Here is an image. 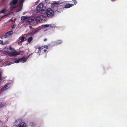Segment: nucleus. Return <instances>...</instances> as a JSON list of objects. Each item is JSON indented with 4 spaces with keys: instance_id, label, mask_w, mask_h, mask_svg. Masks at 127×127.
<instances>
[{
    "instance_id": "f257e3e1",
    "label": "nucleus",
    "mask_w": 127,
    "mask_h": 127,
    "mask_svg": "<svg viewBox=\"0 0 127 127\" xmlns=\"http://www.w3.org/2000/svg\"><path fill=\"white\" fill-rule=\"evenodd\" d=\"M36 9L38 12L41 13H43L45 12L44 9L43 5L42 4H39L36 7Z\"/></svg>"
},
{
    "instance_id": "f03ea898",
    "label": "nucleus",
    "mask_w": 127,
    "mask_h": 127,
    "mask_svg": "<svg viewBox=\"0 0 127 127\" xmlns=\"http://www.w3.org/2000/svg\"><path fill=\"white\" fill-rule=\"evenodd\" d=\"M47 16L50 18L53 17L54 15V12L51 8H48L46 11Z\"/></svg>"
},
{
    "instance_id": "7ed1b4c3",
    "label": "nucleus",
    "mask_w": 127,
    "mask_h": 127,
    "mask_svg": "<svg viewBox=\"0 0 127 127\" xmlns=\"http://www.w3.org/2000/svg\"><path fill=\"white\" fill-rule=\"evenodd\" d=\"M18 0H12L10 3V5L11 6L10 7V8L12 10H13L14 9L16 8V7L15 5L17 3ZM24 0H21V2L22 1H24Z\"/></svg>"
},
{
    "instance_id": "20e7f679",
    "label": "nucleus",
    "mask_w": 127,
    "mask_h": 127,
    "mask_svg": "<svg viewBox=\"0 0 127 127\" xmlns=\"http://www.w3.org/2000/svg\"><path fill=\"white\" fill-rule=\"evenodd\" d=\"M48 48V46L46 45L41 46H40L38 48L39 50L38 53H40L42 51H43L44 53H45L47 50Z\"/></svg>"
},
{
    "instance_id": "39448f33",
    "label": "nucleus",
    "mask_w": 127,
    "mask_h": 127,
    "mask_svg": "<svg viewBox=\"0 0 127 127\" xmlns=\"http://www.w3.org/2000/svg\"><path fill=\"white\" fill-rule=\"evenodd\" d=\"M35 19L38 22H43L45 21L46 20V17L42 15L37 16L35 17Z\"/></svg>"
},
{
    "instance_id": "423d86ee",
    "label": "nucleus",
    "mask_w": 127,
    "mask_h": 127,
    "mask_svg": "<svg viewBox=\"0 0 127 127\" xmlns=\"http://www.w3.org/2000/svg\"><path fill=\"white\" fill-rule=\"evenodd\" d=\"M38 31L37 29H36L33 30L32 32H28L27 34L28 36H33L34 34L37 33Z\"/></svg>"
},
{
    "instance_id": "0eeeda50",
    "label": "nucleus",
    "mask_w": 127,
    "mask_h": 127,
    "mask_svg": "<svg viewBox=\"0 0 127 127\" xmlns=\"http://www.w3.org/2000/svg\"><path fill=\"white\" fill-rule=\"evenodd\" d=\"M20 54L17 51L8 52V55L12 56H15Z\"/></svg>"
},
{
    "instance_id": "6e6552de",
    "label": "nucleus",
    "mask_w": 127,
    "mask_h": 127,
    "mask_svg": "<svg viewBox=\"0 0 127 127\" xmlns=\"http://www.w3.org/2000/svg\"><path fill=\"white\" fill-rule=\"evenodd\" d=\"M57 3H54L52 4L51 5V6L52 7H53L54 9H55V11H56L57 10H58V7L57 5H58Z\"/></svg>"
},
{
    "instance_id": "1a4fd4ad",
    "label": "nucleus",
    "mask_w": 127,
    "mask_h": 127,
    "mask_svg": "<svg viewBox=\"0 0 127 127\" xmlns=\"http://www.w3.org/2000/svg\"><path fill=\"white\" fill-rule=\"evenodd\" d=\"M35 17H32L31 18V19L29 20V22L31 23H32L34 24V23H35V21H36V20L35 19Z\"/></svg>"
},
{
    "instance_id": "9d476101",
    "label": "nucleus",
    "mask_w": 127,
    "mask_h": 127,
    "mask_svg": "<svg viewBox=\"0 0 127 127\" xmlns=\"http://www.w3.org/2000/svg\"><path fill=\"white\" fill-rule=\"evenodd\" d=\"M20 62H22L23 63H24L26 61L27 59L24 57H23L20 59Z\"/></svg>"
},
{
    "instance_id": "9b49d317",
    "label": "nucleus",
    "mask_w": 127,
    "mask_h": 127,
    "mask_svg": "<svg viewBox=\"0 0 127 127\" xmlns=\"http://www.w3.org/2000/svg\"><path fill=\"white\" fill-rule=\"evenodd\" d=\"M74 4H66L65 5V7L66 8H68L72 6H73Z\"/></svg>"
},
{
    "instance_id": "f8f14e48",
    "label": "nucleus",
    "mask_w": 127,
    "mask_h": 127,
    "mask_svg": "<svg viewBox=\"0 0 127 127\" xmlns=\"http://www.w3.org/2000/svg\"><path fill=\"white\" fill-rule=\"evenodd\" d=\"M7 9L4 8L0 11V13H4L7 11Z\"/></svg>"
},
{
    "instance_id": "ddd939ff",
    "label": "nucleus",
    "mask_w": 127,
    "mask_h": 127,
    "mask_svg": "<svg viewBox=\"0 0 127 127\" xmlns=\"http://www.w3.org/2000/svg\"><path fill=\"white\" fill-rule=\"evenodd\" d=\"M18 127H26V126L25 123H22L20 124H19V126Z\"/></svg>"
},
{
    "instance_id": "4468645a",
    "label": "nucleus",
    "mask_w": 127,
    "mask_h": 127,
    "mask_svg": "<svg viewBox=\"0 0 127 127\" xmlns=\"http://www.w3.org/2000/svg\"><path fill=\"white\" fill-rule=\"evenodd\" d=\"M8 36V32H7L6 34L4 35L1 37V38L3 39L4 38H7Z\"/></svg>"
},
{
    "instance_id": "2eb2a0df",
    "label": "nucleus",
    "mask_w": 127,
    "mask_h": 127,
    "mask_svg": "<svg viewBox=\"0 0 127 127\" xmlns=\"http://www.w3.org/2000/svg\"><path fill=\"white\" fill-rule=\"evenodd\" d=\"M33 40V38L32 37H30L29 38L28 41L29 43H30Z\"/></svg>"
},
{
    "instance_id": "dca6fc26",
    "label": "nucleus",
    "mask_w": 127,
    "mask_h": 127,
    "mask_svg": "<svg viewBox=\"0 0 127 127\" xmlns=\"http://www.w3.org/2000/svg\"><path fill=\"white\" fill-rule=\"evenodd\" d=\"M27 18V17L26 16H22L21 17V19L22 20H24Z\"/></svg>"
},
{
    "instance_id": "f3484780",
    "label": "nucleus",
    "mask_w": 127,
    "mask_h": 127,
    "mask_svg": "<svg viewBox=\"0 0 127 127\" xmlns=\"http://www.w3.org/2000/svg\"><path fill=\"white\" fill-rule=\"evenodd\" d=\"M7 87V85L3 87H2L1 89V90L2 91H4L7 88H6Z\"/></svg>"
},
{
    "instance_id": "a211bd4d",
    "label": "nucleus",
    "mask_w": 127,
    "mask_h": 127,
    "mask_svg": "<svg viewBox=\"0 0 127 127\" xmlns=\"http://www.w3.org/2000/svg\"><path fill=\"white\" fill-rule=\"evenodd\" d=\"M56 42L58 44H60L62 43V41L61 40H59L57 41Z\"/></svg>"
},
{
    "instance_id": "6ab92c4d",
    "label": "nucleus",
    "mask_w": 127,
    "mask_h": 127,
    "mask_svg": "<svg viewBox=\"0 0 127 127\" xmlns=\"http://www.w3.org/2000/svg\"><path fill=\"white\" fill-rule=\"evenodd\" d=\"M25 39V37L24 36L22 37L20 39L21 40V42H23L24 40V39Z\"/></svg>"
},
{
    "instance_id": "aec40b11",
    "label": "nucleus",
    "mask_w": 127,
    "mask_h": 127,
    "mask_svg": "<svg viewBox=\"0 0 127 127\" xmlns=\"http://www.w3.org/2000/svg\"><path fill=\"white\" fill-rule=\"evenodd\" d=\"M13 32L12 31H8V36L11 35L13 33Z\"/></svg>"
},
{
    "instance_id": "412c9836",
    "label": "nucleus",
    "mask_w": 127,
    "mask_h": 127,
    "mask_svg": "<svg viewBox=\"0 0 127 127\" xmlns=\"http://www.w3.org/2000/svg\"><path fill=\"white\" fill-rule=\"evenodd\" d=\"M20 62V59H18L17 60L15 61H14V63H19V62Z\"/></svg>"
},
{
    "instance_id": "4be33fe9",
    "label": "nucleus",
    "mask_w": 127,
    "mask_h": 127,
    "mask_svg": "<svg viewBox=\"0 0 127 127\" xmlns=\"http://www.w3.org/2000/svg\"><path fill=\"white\" fill-rule=\"evenodd\" d=\"M13 83V81H10L9 82H8V85H12Z\"/></svg>"
},
{
    "instance_id": "5701e85b",
    "label": "nucleus",
    "mask_w": 127,
    "mask_h": 127,
    "mask_svg": "<svg viewBox=\"0 0 127 127\" xmlns=\"http://www.w3.org/2000/svg\"><path fill=\"white\" fill-rule=\"evenodd\" d=\"M8 49L11 51H12L14 49H13L10 46H9V48H8Z\"/></svg>"
},
{
    "instance_id": "b1692460",
    "label": "nucleus",
    "mask_w": 127,
    "mask_h": 127,
    "mask_svg": "<svg viewBox=\"0 0 127 127\" xmlns=\"http://www.w3.org/2000/svg\"><path fill=\"white\" fill-rule=\"evenodd\" d=\"M42 26L45 27H49V25L48 24H46L43 25Z\"/></svg>"
},
{
    "instance_id": "393cba45",
    "label": "nucleus",
    "mask_w": 127,
    "mask_h": 127,
    "mask_svg": "<svg viewBox=\"0 0 127 127\" xmlns=\"http://www.w3.org/2000/svg\"><path fill=\"white\" fill-rule=\"evenodd\" d=\"M4 105V104H3L2 103H0V108L1 107Z\"/></svg>"
},
{
    "instance_id": "a878e982",
    "label": "nucleus",
    "mask_w": 127,
    "mask_h": 127,
    "mask_svg": "<svg viewBox=\"0 0 127 127\" xmlns=\"http://www.w3.org/2000/svg\"><path fill=\"white\" fill-rule=\"evenodd\" d=\"M16 26L15 25H13L12 26V29H14L15 28V26Z\"/></svg>"
},
{
    "instance_id": "bb28decb",
    "label": "nucleus",
    "mask_w": 127,
    "mask_h": 127,
    "mask_svg": "<svg viewBox=\"0 0 127 127\" xmlns=\"http://www.w3.org/2000/svg\"><path fill=\"white\" fill-rule=\"evenodd\" d=\"M3 41L2 40H0V43L1 44H3Z\"/></svg>"
},
{
    "instance_id": "cd10ccee",
    "label": "nucleus",
    "mask_w": 127,
    "mask_h": 127,
    "mask_svg": "<svg viewBox=\"0 0 127 127\" xmlns=\"http://www.w3.org/2000/svg\"><path fill=\"white\" fill-rule=\"evenodd\" d=\"M1 73L0 72V81L1 80Z\"/></svg>"
},
{
    "instance_id": "c85d7f7f",
    "label": "nucleus",
    "mask_w": 127,
    "mask_h": 127,
    "mask_svg": "<svg viewBox=\"0 0 127 127\" xmlns=\"http://www.w3.org/2000/svg\"><path fill=\"white\" fill-rule=\"evenodd\" d=\"M13 20L12 19H10V20H9V21H11V22H13Z\"/></svg>"
},
{
    "instance_id": "c756f323",
    "label": "nucleus",
    "mask_w": 127,
    "mask_h": 127,
    "mask_svg": "<svg viewBox=\"0 0 127 127\" xmlns=\"http://www.w3.org/2000/svg\"><path fill=\"white\" fill-rule=\"evenodd\" d=\"M8 15V14H6V15H3V16H2V17L1 18H2V17H4V16H7V15Z\"/></svg>"
},
{
    "instance_id": "7c9ffc66",
    "label": "nucleus",
    "mask_w": 127,
    "mask_h": 127,
    "mask_svg": "<svg viewBox=\"0 0 127 127\" xmlns=\"http://www.w3.org/2000/svg\"><path fill=\"white\" fill-rule=\"evenodd\" d=\"M47 40V39L46 38H45L43 40L44 41H46Z\"/></svg>"
},
{
    "instance_id": "2f4dec72",
    "label": "nucleus",
    "mask_w": 127,
    "mask_h": 127,
    "mask_svg": "<svg viewBox=\"0 0 127 127\" xmlns=\"http://www.w3.org/2000/svg\"><path fill=\"white\" fill-rule=\"evenodd\" d=\"M29 28H30V29H32V28L31 26H30Z\"/></svg>"
},
{
    "instance_id": "473e14b6",
    "label": "nucleus",
    "mask_w": 127,
    "mask_h": 127,
    "mask_svg": "<svg viewBox=\"0 0 127 127\" xmlns=\"http://www.w3.org/2000/svg\"><path fill=\"white\" fill-rule=\"evenodd\" d=\"M77 3V1L76 0H75L74 1V3Z\"/></svg>"
},
{
    "instance_id": "72a5a7b5",
    "label": "nucleus",
    "mask_w": 127,
    "mask_h": 127,
    "mask_svg": "<svg viewBox=\"0 0 127 127\" xmlns=\"http://www.w3.org/2000/svg\"><path fill=\"white\" fill-rule=\"evenodd\" d=\"M16 20V18H15V19H14V22H15V21Z\"/></svg>"
},
{
    "instance_id": "f704fd0d",
    "label": "nucleus",
    "mask_w": 127,
    "mask_h": 127,
    "mask_svg": "<svg viewBox=\"0 0 127 127\" xmlns=\"http://www.w3.org/2000/svg\"><path fill=\"white\" fill-rule=\"evenodd\" d=\"M35 48H37V46H35Z\"/></svg>"
},
{
    "instance_id": "c9c22d12",
    "label": "nucleus",
    "mask_w": 127,
    "mask_h": 127,
    "mask_svg": "<svg viewBox=\"0 0 127 127\" xmlns=\"http://www.w3.org/2000/svg\"><path fill=\"white\" fill-rule=\"evenodd\" d=\"M21 9L20 10H19V11H17V12H19V11H20V10H21Z\"/></svg>"
},
{
    "instance_id": "e433bc0d",
    "label": "nucleus",
    "mask_w": 127,
    "mask_h": 127,
    "mask_svg": "<svg viewBox=\"0 0 127 127\" xmlns=\"http://www.w3.org/2000/svg\"><path fill=\"white\" fill-rule=\"evenodd\" d=\"M2 2L3 1L5 0H1Z\"/></svg>"
},
{
    "instance_id": "4c0bfd02",
    "label": "nucleus",
    "mask_w": 127,
    "mask_h": 127,
    "mask_svg": "<svg viewBox=\"0 0 127 127\" xmlns=\"http://www.w3.org/2000/svg\"><path fill=\"white\" fill-rule=\"evenodd\" d=\"M11 64H9V63H8V65H10Z\"/></svg>"
},
{
    "instance_id": "58836bf2",
    "label": "nucleus",
    "mask_w": 127,
    "mask_h": 127,
    "mask_svg": "<svg viewBox=\"0 0 127 127\" xmlns=\"http://www.w3.org/2000/svg\"><path fill=\"white\" fill-rule=\"evenodd\" d=\"M6 53H8V51H6Z\"/></svg>"
},
{
    "instance_id": "ea45409f",
    "label": "nucleus",
    "mask_w": 127,
    "mask_h": 127,
    "mask_svg": "<svg viewBox=\"0 0 127 127\" xmlns=\"http://www.w3.org/2000/svg\"><path fill=\"white\" fill-rule=\"evenodd\" d=\"M6 127L5 126H4L3 127Z\"/></svg>"
},
{
    "instance_id": "a19ab883",
    "label": "nucleus",
    "mask_w": 127,
    "mask_h": 127,
    "mask_svg": "<svg viewBox=\"0 0 127 127\" xmlns=\"http://www.w3.org/2000/svg\"><path fill=\"white\" fill-rule=\"evenodd\" d=\"M10 14L8 13V15H9Z\"/></svg>"
}]
</instances>
